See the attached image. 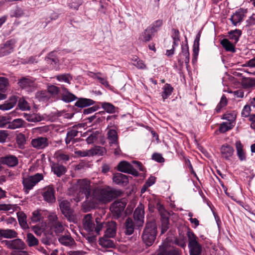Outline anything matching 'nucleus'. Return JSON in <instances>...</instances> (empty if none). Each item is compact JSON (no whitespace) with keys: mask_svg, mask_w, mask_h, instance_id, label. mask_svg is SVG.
I'll return each instance as SVG.
<instances>
[{"mask_svg":"<svg viewBox=\"0 0 255 255\" xmlns=\"http://www.w3.org/2000/svg\"><path fill=\"white\" fill-rule=\"evenodd\" d=\"M47 63L52 65V67H54L59 62L58 58L54 56V52H50L48 54V56L45 58Z\"/></svg>","mask_w":255,"mask_h":255,"instance_id":"nucleus-46","label":"nucleus"},{"mask_svg":"<svg viewBox=\"0 0 255 255\" xmlns=\"http://www.w3.org/2000/svg\"><path fill=\"white\" fill-rule=\"evenodd\" d=\"M75 153L79 157L90 156L91 155V150H78L76 151Z\"/></svg>","mask_w":255,"mask_h":255,"instance_id":"nucleus-64","label":"nucleus"},{"mask_svg":"<svg viewBox=\"0 0 255 255\" xmlns=\"http://www.w3.org/2000/svg\"><path fill=\"white\" fill-rule=\"evenodd\" d=\"M125 234L126 235H131L133 234L134 230V225L132 220L130 218H128L125 223Z\"/></svg>","mask_w":255,"mask_h":255,"instance_id":"nucleus-30","label":"nucleus"},{"mask_svg":"<svg viewBox=\"0 0 255 255\" xmlns=\"http://www.w3.org/2000/svg\"><path fill=\"white\" fill-rule=\"evenodd\" d=\"M61 89V86L60 87H57L55 85H50L48 86L47 91L48 92L49 95L51 94L53 96H55L58 94L60 95Z\"/></svg>","mask_w":255,"mask_h":255,"instance_id":"nucleus-50","label":"nucleus"},{"mask_svg":"<svg viewBox=\"0 0 255 255\" xmlns=\"http://www.w3.org/2000/svg\"><path fill=\"white\" fill-rule=\"evenodd\" d=\"M59 208L62 214L70 222L75 223L76 217L73 210L71 208V204L67 200H63L59 202Z\"/></svg>","mask_w":255,"mask_h":255,"instance_id":"nucleus-6","label":"nucleus"},{"mask_svg":"<svg viewBox=\"0 0 255 255\" xmlns=\"http://www.w3.org/2000/svg\"><path fill=\"white\" fill-rule=\"evenodd\" d=\"M161 234H164L169 229V220L168 216H163L161 218Z\"/></svg>","mask_w":255,"mask_h":255,"instance_id":"nucleus-38","label":"nucleus"},{"mask_svg":"<svg viewBox=\"0 0 255 255\" xmlns=\"http://www.w3.org/2000/svg\"><path fill=\"white\" fill-rule=\"evenodd\" d=\"M26 123L21 119H16L13 120L11 122L8 123L7 128L9 129H16L24 127Z\"/></svg>","mask_w":255,"mask_h":255,"instance_id":"nucleus-32","label":"nucleus"},{"mask_svg":"<svg viewBox=\"0 0 255 255\" xmlns=\"http://www.w3.org/2000/svg\"><path fill=\"white\" fill-rule=\"evenodd\" d=\"M184 158H185V164L190 169L191 174L193 175V176L195 177H196V178L197 180H199V178H198L196 173L194 171L193 168L192 167V165L191 164V163L190 161L189 160V159H186L185 157H184Z\"/></svg>","mask_w":255,"mask_h":255,"instance_id":"nucleus-59","label":"nucleus"},{"mask_svg":"<svg viewBox=\"0 0 255 255\" xmlns=\"http://www.w3.org/2000/svg\"><path fill=\"white\" fill-rule=\"evenodd\" d=\"M0 232L2 237L6 239H14L17 237L18 233L13 229H0Z\"/></svg>","mask_w":255,"mask_h":255,"instance_id":"nucleus-26","label":"nucleus"},{"mask_svg":"<svg viewBox=\"0 0 255 255\" xmlns=\"http://www.w3.org/2000/svg\"><path fill=\"white\" fill-rule=\"evenodd\" d=\"M190 255H202V247L198 242V238L190 229L187 233Z\"/></svg>","mask_w":255,"mask_h":255,"instance_id":"nucleus-4","label":"nucleus"},{"mask_svg":"<svg viewBox=\"0 0 255 255\" xmlns=\"http://www.w3.org/2000/svg\"><path fill=\"white\" fill-rule=\"evenodd\" d=\"M133 218L138 227L143 226L144 218V208L142 204H140L134 210Z\"/></svg>","mask_w":255,"mask_h":255,"instance_id":"nucleus-11","label":"nucleus"},{"mask_svg":"<svg viewBox=\"0 0 255 255\" xmlns=\"http://www.w3.org/2000/svg\"><path fill=\"white\" fill-rule=\"evenodd\" d=\"M242 85L245 88L255 86V79L251 78H244L242 80Z\"/></svg>","mask_w":255,"mask_h":255,"instance_id":"nucleus-42","label":"nucleus"},{"mask_svg":"<svg viewBox=\"0 0 255 255\" xmlns=\"http://www.w3.org/2000/svg\"><path fill=\"white\" fill-rule=\"evenodd\" d=\"M156 208L158 211L159 214H160L161 218L164 216H167V213L166 211L164 206L163 205L160 204V202H157L156 203Z\"/></svg>","mask_w":255,"mask_h":255,"instance_id":"nucleus-55","label":"nucleus"},{"mask_svg":"<svg viewBox=\"0 0 255 255\" xmlns=\"http://www.w3.org/2000/svg\"><path fill=\"white\" fill-rule=\"evenodd\" d=\"M53 226L54 231L56 235L63 233L64 230V226L59 221H55L53 224Z\"/></svg>","mask_w":255,"mask_h":255,"instance_id":"nucleus-53","label":"nucleus"},{"mask_svg":"<svg viewBox=\"0 0 255 255\" xmlns=\"http://www.w3.org/2000/svg\"><path fill=\"white\" fill-rule=\"evenodd\" d=\"M24 117L27 121L31 122H38L42 120L41 117L37 114H27L24 113Z\"/></svg>","mask_w":255,"mask_h":255,"instance_id":"nucleus-47","label":"nucleus"},{"mask_svg":"<svg viewBox=\"0 0 255 255\" xmlns=\"http://www.w3.org/2000/svg\"><path fill=\"white\" fill-rule=\"evenodd\" d=\"M235 126L232 124H229L228 122H223L220 125L219 130L221 133H225L227 131L232 129Z\"/></svg>","mask_w":255,"mask_h":255,"instance_id":"nucleus-49","label":"nucleus"},{"mask_svg":"<svg viewBox=\"0 0 255 255\" xmlns=\"http://www.w3.org/2000/svg\"><path fill=\"white\" fill-rule=\"evenodd\" d=\"M17 217L19 224L23 229L29 228L27 223V216L23 212H18L17 213Z\"/></svg>","mask_w":255,"mask_h":255,"instance_id":"nucleus-27","label":"nucleus"},{"mask_svg":"<svg viewBox=\"0 0 255 255\" xmlns=\"http://www.w3.org/2000/svg\"><path fill=\"white\" fill-rule=\"evenodd\" d=\"M153 33L154 32L148 26L142 33V41L144 42L150 41L152 37Z\"/></svg>","mask_w":255,"mask_h":255,"instance_id":"nucleus-39","label":"nucleus"},{"mask_svg":"<svg viewBox=\"0 0 255 255\" xmlns=\"http://www.w3.org/2000/svg\"><path fill=\"white\" fill-rule=\"evenodd\" d=\"M77 183L79 186L80 193L82 194H84L87 199L91 198L92 194L90 181L86 179H79Z\"/></svg>","mask_w":255,"mask_h":255,"instance_id":"nucleus-10","label":"nucleus"},{"mask_svg":"<svg viewBox=\"0 0 255 255\" xmlns=\"http://www.w3.org/2000/svg\"><path fill=\"white\" fill-rule=\"evenodd\" d=\"M17 102V97L15 96H11L4 104L0 105V110H8L12 109Z\"/></svg>","mask_w":255,"mask_h":255,"instance_id":"nucleus-23","label":"nucleus"},{"mask_svg":"<svg viewBox=\"0 0 255 255\" xmlns=\"http://www.w3.org/2000/svg\"><path fill=\"white\" fill-rule=\"evenodd\" d=\"M228 34H229L230 39L232 40L235 44H236L242 35V31L240 29H236L234 30H231L228 32Z\"/></svg>","mask_w":255,"mask_h":255,"instance_id":"nucleus-36","label":"nucleus"},{"mask_svg":"<svg viewBox=\"0 0 255 255\" xmlns=\"http://www.w3.org/2000/svg\"><path fill=\"white\" fill-rule=\"evenodd\" d=\"M237 113L235 111L227 112L223 115L222 119L227 120L229 124L235 126Z\"/></svg>","mask_w":255,"mask_h":255,"instance_id":"nucleus-33","label":"nucleus"},{"mask_svg":"<svg viewBox=\"0 0 255 255\" xmlns=\"http://www.w3.org/2000/svg\"><path fill=\"white\" fill-rule=\"evenodd\" d=\"M157 233L156 221L153 218L147 219L142 234V239L144 243L147 246H151L156 239Z\"/></svg>","mask_w":255,"mask_h":255,"instance_id":"nucleus-2","label":"nucleus"},{"mask_svg":"<svg viewBox=\"0 0 255 255\" xmlns=\"http://www.w3.org/2000/svg\"><path fill=\"white\" fill-rule=\"evenodd\" d=\"M127 203L125 201H116L111 206V210L115 219L120 218L124 211Z\"/></svg>","mask_w":255,"mask_h":255,"instance_id":"nucleus-9","label":"nucleus"},{"mask_svg":"<svg viewBox=\"0 0 255 255\" xmlns=\"http://www.w3.org/2000/svg\"><path fill=\"white\" fill-rule=\"evenodd\" d=\"M103 109L107 113L113 114L116 112V107L111 103L107 102L100 103Z\"/></svg>","mask_w":255,"mask_h":255,"instance_id":"nucleus-43","label":"nucleus"},{"mask_svg":"<svg viewBox=\"0 0 255 255\" xmlns=\"http://www.w3.org/2000/svg\"><path fill=\"white\" fill-rule=\"evenodd\" d=\"M17 84L22 89L28 91H34L37 87L35 79L31 77H23L18 80Z\"/></svg>","mask_w":255,"mask_h":255,"instance_id":"nucleus-7","label":"nucleus"},{"mask_svg":"<svg viewBox=\"0 0 255 255\" xmlns=\"http://www.w3.org/2000/svg\"><path fill=\"white\" fill-rule=\"evenodd\" d=\"M247 12V10L243 8H240L234 13L231 16L230 20L234 26H237L238 24L240 23L243 21L244 17Z\"/></svg>","mask_w":255,"mask_h":255,"instance_id":"nucleus-12","label":"nucleus"},{"mask_svg":"<svg viewBox=\"0 0 255 255\" xmlns=\"http://www.w3.org/2000/svg\"><path fill=\"white\" fill-rule=\"evenodd\" d=\"M74 106L80 109L93 105L95 103V101L91 99L77 97Z\"/></svg>","mask_w":255,"mask_h":255,"instance_id":"nucleus-21","label":"nucleus"},{"mask_svg":"<svg viewBox=\"0 0 255 255\" xmlns=\"http://www.w3.org/2000/svg\"><path fill=\"white\" fill-rule=\"evenodd\" d=\"M110 238L103 237L99 239V244L105 248H114L115 247V244L114 241L110 239Z\"/></svg>","mask_w":255,"mask_h":255,"instance_id":"nucleus-25","label":"nucleus"},{"mask_svg":"<svg viewBox=\"0 0 255 255\" xmlns=\"http://www.w3.org/2000/svg\"><path fill=\"white\" fill-rule=\"evenodd\" d=\"M220 151L223 158L229 160L234 154V149L231 145L226 143L222 145Z\"/></svg>","mask_w":255,"mask_h":255,"instance_id":"nucleus-20","label":"nucleus"},{"mask_svg":"<svg viewBox=\"0 0 255 255\" xmlns=\"http://www.w3.org/2000/svg\"><path fill=\"white\" fill-rule=\"evenodd\" d=\"M129 178L132 177L121 173H117L114 175L113 180L116 184L125 186L128 183Z\"/></svg>","mask_w":255,"mask_h":255,"instance_id":"nucleus-19","label":"nucleus"},{"mask_svg":"<svg viewBox=\"0 0 255 255\" xmlns=\"http://www.w3.org/2000/svg\"><path fill=\"white\" fill-rule=\"evenodd\" d=\"M40 211L41 210H36L32 213V216L30 217V223H35L40 222L42 219Z\"/></svg>","mask_w":255,"mask_h":255,"instance_id":"nucleus-44","label":"nucleus"},{"mask_svg":"<svg viewBox=\"0 0 255 255\" xmlns=\"http://www.w3.org/2000/svg\"><path fill=\"white\" fill-rule=\"evenodd\" d=\"M221 44L226 51L234 53L236 52V44L235 43L231 42L229 39L224 38L221 41Z\"/></svg>","mask_w":255,"mask_h":255,"instance_id":"nucleus-24","label":"nucleus"},{"mask_svg":"<svg viewBox=\"0 0 255 255\" xmlns=\"http://www.w3.org/2000/svg\"><path fill=\"white\" fill-rule=\"evenodd\" d=\"M173 88L169 84H165L163 87V91L162 93V97L163 101L168 98L173 92Z\"/></svg>","mask_w":255,"mask_h":255,"instance_id":"nucleus-37","label":"nucleus"},{"mask_svg":"<svg viewBox=\"0 0 255 255\" xmlns=\"http://www.w3.org/2000/svg\"><path fill=\"white\" fill-rule=\"evenodd\" d=\"M31 230L38 236H41L44 231V229L39 225L32 226L31 227Z\"/></svg>","mask_w":255,"mask_h":255,"instance_id":"nucleus-60","label":"nucleus"},{"mask_svg":"<svg viewBox=\"0 0 255 255\" xmlns=\"http://www.w3.org/2000/svg\"><path fill=\"white\" fill-rule=\"evenodd\" d=\"M0 158L2 164L6 165L9 167H14L18 163L17 157L13 155L7 154Z\"/></svg>","mask_w":255,"mask_h":255,"instance_id":"nucleus-16","label":"nucleus"},{"mask_svg":"<svg viewBox=\"0 0 255 255\" xmlns=\"http://www.w3.org/2000/svg\"><path fill=\"white\" fill-rule=\"evenodd\" d=\"M18 106L22 111L29 110L30 108L28 103L23 99H20L18 101Z\"/></svg>","mask_w":255,"mask_h":255,"instance_id":"nucleus-56","label":"nucleus"},{"mask_svg":"<svg viewBox=\"0 0 255 255\" xmlns=\"http://www.w3.org/2000/svg\"><path fill=\"white\" fill-rule=\"evenodd\" d=\"M163 25V20L162 19H158L154 21L148 27L154 32L158 31Z\"/></svg>","mask_w":255,"mask_h":255,"instance_id":"nucleus-48","label":"nucleus"},{"mask_svg":"<svg viewBox=\"0 0 255 255\" xmlns=\"http://www.w3.org/2000/svg\"><path fill=\"white\" fill-rule=\"evenodd\" d=\"M132 61L133 65L138 69H143L146 67L143 61L138 59V58H136L135 59H133Z\"/></svg>","mask_w":255,"mask_h":255,"instance_id":"nucleus-58","label":"nucleus"},{"mask_svg":"<svg viewBox=\"0 0 255 255\" xmlns=\"http://www.w3.org/2000/svg\"><path fill=\"white\" fill-rule=\"evenodd\" d=\"M152 159L158 163H163L165 161V159L163 157L162 155L158 153H154L152 155Z\"/></svg>","mask_w":255,"mask_h":255,"instance_id":"nucleus-63","label":"nucleus"},{"mask_svg":"<svg viewBox=\"0 0 255 255\" xmlns=\"http://www.w3.org/2000/svg\"><path fill=\"white\" fill-rule=\"evenodd\" d=\"M24 188L26 189V191L28 193V191L32 189L33 187L36 185L32 180L28 177L25 179L23 181Z\"/></svg>","mask_w":255,"mask_h":255,"instance_id":"nucleus-52","label":"nucleus"},{"mask_svg":"<svg viewBox=\"0 0 255 255\" xmlns=\"http://www.w3.org/2000/svg\"><path fill=\"white\" fill-rule=\"evenodd\" d=\"M31 144L34 148L37 149H43L49 145L48 138L42 136L32 139Z\"/></svg>","mask_w":255,"mask_h":255,"instance_id":"nucleus-15","label":"nucleus"},{"mask_svg":"<svg viewBox=\"0 0 255 255\" xmlns=\"http://www.w3.org/2000/svg\"><path fill=\"white\" fill-rule=\"evenodd\" d=\"M107 227V229L105 232L104 237L113 238L116 236L117 231V223L116 222H104V227Z\"/></svg>","mask_w":255,"mask_h":255,"instance_id":"nucleus-18","label":"nucleus"},{"mask_svg":"<svg viewBox=\"0 0 255 255\" xmlns=\"http://www.w3.org/2000/svg\"><path fill=\"white\" fill-rule=\"evenodd\" d=\"M58 241L61 244L67 247L71 246L75 243L74 240L70 235L61 236L58 238Z\"/></svg>","mask_w":255,"mask_h":255,"instance_id":"nucleus-28","label":"nucleus"},{"mask_svg":"<svg viewBox=\"0 0 255 255\" xmlns=\"http://www.w3.org/2000/svg\"><path fill=\"white\" fill-rule=\"evenodd\" d=\"M8 85V79L5 77H0V91L3 92L6 90Z\"/></svg>","mask_w":255,"mask_h":255,"instance_id":"nucleus-54","label":"nucleus"},{"mask_svg":"<svg viewBox=\"0 0 255 255\" xmlns=\"http://www.w3.org/2000/svg\"><path fill=\"white\" fill-rule=\"evenodd\" d=\"M60 96L61 100L65 103H69L76 100L77 97L71 93L64 86H61Z\"/></svg>","mask_w":255,"mask_h":255,"instance_id":"nucleus-17","label":"nucleus"},{"mask_svg":"<svg viewBox=\"0 0 255 255\" xmlns=\"http://www.w3.org/2000/svg\"><path fill=\"white\" fill-rule=\"evenodd\" d=\"M121 193L120 190L97 187L93 190L91 198L96 201L107 203L120 196Z\"/></svg>","mask_w":255,"mask_h":255,"instance_id":"nucleus-1","label":"nucleus"},{"mask_svg":"<svg viewBox=\"0 0 255 255\" xmlns=\"http://www.w3.org/2000/svg\"><path fill=\"white\" fill-rule=\"evenodd\" d=\"M117 170L120 172L131 174L137 177L139 175L138 171L133 166L127 161H122L119 162L117 166Z\"/></svg>","mask_w":255,"mask_h":255,"instance_id":"nucleus-8","label":"nucleus"},{"mask_svg":"<svg viewBox=\"0 0 255 255\" xmlns=\"http://www.w3.org/2000/svg\"><path fill=\"white\" fill-rule=\"evenodd\" d=\"M42 195L44 200L48 203H54L56 201L55 190L52 185H49L43 189Z\"/></svg>","mask_w":255,"mask_h":255,"instance_id":"nucleus-13","label":"nucleus"},{"mask_svg":"<svg viewBox=\"0 0 255 255\" xmlns=\"http://www.w3.org/2000/svg\"><path fill=\"white\" fill-rule=\"evenodd\" d=\"M52 171L58 177H61L66 172V168L59 163H54L51 167Z\"/></svg>","mask_w":255,"mask_h":255,"instance_id":"nucleus-29","label":"nucleus"},{"mask_svg":"<svg viewBox=\"0 0 255 255\" xmlns=\"http://www.w3.org/2000/svg\"><path fill=\"white\" fill-rule=\"evenodd\" d=\"M118 118L117 115H112V116H108L106 118V120L107 122H109L108 128H112L114 127L115 123V120L117 119Z\"/></svg>","mask_w":255,"mask_h":255,"instance_id":"nucleus-61","label":"nucleus"},{"mask_svg":"<svg viewBox=\"0 0 255 255\" xmlns=\"http://www.w3.org/2000/svg\"><path fill=\"white\" fill-rule=\"evenodd\" d=\"M84 229L89 233H95L97 235H100L101 230L104 228V222H101V219L97 218L94 221L91 214L86 215L83 220Z\"/></svg>","mask_w":255,"mask_h":255,"instance_id":"nucleus-3","label":"nucleus"},{"mask_svg":"<svg viewBox=\"0 0 255 255\" xmlns=\"http://www.w3.org/2000/svg\"><path fill=\"white\" fill-rule=\"evenodd\" d=\"M107 139L109 140V144L110 147L114 146V145L118 144L119 143V136L115 129H111L108 131Z\"/></svg>","mask_w":255,"mask_h":255,"instance_id":"nucleus-22","label":"nucleus"},{"mask_svg":"<svg viewBox=\"0 0 255 255\" xmlns=\"http://www.w3.org/2000/svg\"><path fill=\"white\" fill-rule=\"evenodd\" d=\"M1 244L7 249L13 251H22L26 248V245L24 241L17 238L11 240H2Z\"/></svg>","mask_w":255,"mask_h":255,"instance_id":"nucleus-5","label":"nucleus"},{"mask_svg":"<svg viewBox=\"0 0 255 255\" xmlns=\"http://www.w3.org/2000/svg\"><path fill=\"white\" fill-rule=\"evenodd\" d=\"M25 242L29 247H35L38 246V240L30 233L26 234Z\"/></svg>","mask_w":255,"mask_h":255,"instance_id":"nucleus-31","label":"nucleus"},{"mask_svg":"<svg viewBox=\"0 0 255 255\" xmlns=\"http://www.w3.org/2000/svg\"><path fill=\"white\" fill-rule=\"evenodd\" d=\"M55 156L58 162L61 163H66L69 160V156L68 155L63 153L61 151H58L55 153Z\"/></svg>","mask_w":255,"mask_h":255,"instance_id":"nucleus-41","label":"nucleus"},{"mask_svg":"<svg viewBox=\"0 0 255 255\" xmlns=\"http://www.w3.org/2000/svg\"><path fill=\"white\" fill-rule=\"evenodd\" d=\"M15 41L13 39L7 40L0 46V56H6L13 51Z\"/></svg>","mask_w":255,"mask_h":255,"instance_id":"nucleus-14","label":"nucleus"},{"mask_svg":"<svg viewBox=\"0 0 255 255\" xmlns=\"http://www.w3.org/2000/svg\"><path fill=\"white\" fill-rule=\"evenodd\" d=\"M200 35L201 34L199 32L196 35L193 46V52H199Z\"/></svg>","mask_w":255,"mask_h":255,"instance_id":"nucleus-57","label":"nucleus"},{"mask_svg":"<svg viewBox=\"0 0 255 255\" xmlns=\"http://www.w3.org/2000/svg\"><path fill=\"white\" fill-rule=\"evenodd\" d=\"M237 155L241 161L246 160L245 153L243 150V145L240 140L237 141L236 143Z\"/></svg>","mask_w":255,"mask_h":255,"instance_id":"nucleus-34","label":"nucleus"},{"mask_svg":"<svg viewBox=\"0 0 255 255\" xmlns=\"http://www.w3.org/2000/svg\"><path fill=\"white\" fill-rule=\"evenodd\" d=\"M16 142L19 148H22L26 142V138L24 134L19 133L17 134L15 138Z\"/></svg>","mask_w":255,"mask_h":255,"instance_id":"nucleus-51","label":"nucleus"},{"mask_svg":"<svg viewBox=\"0 0 255 255\" xmlns=\"http://www.w3.org/2000/svg\"><path fill=\"white\" fill-rule=\"evenodd\" d=\"M35 184L43 179V176L41 173H36L33 176L29 177Z\"/></svg>","mask_w":255,"mask_h":255,"instance_id":"nucleus-62","label":"nucleus"},{"mask_svg":"<svg viewBox=\"0 0 255 255\" xmlns=\"http://www.w3.org/2000/svg\"><path fill=\"white\" fill-rule=\"evenodd\" d=\"M79 131L76 129H72L68 131L67 133L66 137L65 138V142L67 145L69 144L72 140L74 139V138L78 136Z\"/></svg>","mask_w":255,"mask_h":255,"instance_id":"nucleus-40","label":"nucleus"},{"mask_svg":"<svg viewBox=\"0 0 255 255\" xmlns=\"http://www.w3.org/2000/svg\"><path fill=\"white\" fill-rule=\"evenodd\" d=\"M157 255H180V251L178 249L174 248L170 249H162L160 250Z\"/></svg>","mask_w":255,"mask_h":255,"instance_id":"nucleus-35","label":"nucleus"},{"mask_svg":"<svg viewBox=\"0 0 255 255\" xmlns=\"http://www.w3.org/2000/svg\"><path fill=\"white\" fill-rule=\"evenodd\" d=\"M36 98L39 101H45L49 99L50 95L47 91H40L36 93Z\"/></svg>","mask_w":255,"mask_h":255,"instance_id":"nucleus-45","label":"nucleus"}]
</instances>
